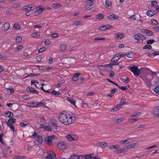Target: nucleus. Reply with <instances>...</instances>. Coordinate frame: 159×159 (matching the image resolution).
<instances>
[{"mask_svg": "<svg viewBox=\"0 0 159 159\" xmlns=\"http://www.w3.org/2000/svg\"><path fill=\"white\" fill-rule=\"evenodd\" d=\"M59 120L61 123L66 125H68L73 123L75 118L67 114L61 113L59 115Z\"/></svg>", "mask_w": 159, "mask_h": 159, "instance_id": "1", "label": "nucleus"}, {"mask_svg": "<svg viewBox=\"0 0 159 159\" xmlns=\"http://www.w3.org/2000/svg\"><path fill=\"white\" fill-rule=\"evenodd\" d=\"M129 69L133 73L135 76H138L141 74L140 70L136 66H132L128 67Z\"/></svg>", "mask_w": 159, "mask_h": 159, "instance_id": "2", "label": "nucleus"}, {"mask_svg": "<svg viewBox=\"0 0 159 159\" xmlns=\"http://www.w3.org/2000/svg\"><path fill=\"white\" fill-rule=\"evenodd\" d=\"M57 147L58 149L64 150L67 148V145L66 143L63 141L59 142L57 144Z\"/></svg>", "mask_w": 159, "mask_h": 159, "instance_id": "3", "label": "nucleus"}, {"mask_svg": "<svg viewBox=\"0 0 159 159\" xmlns=\"http://www.w3.org/2000/svg\"><path fill=\"white\" fill-rule=\"evenodd\" d=\"M56 136L55 135H50L46 137L45 139V141L47 142V144L50 145L52 144V140L54 139Z\"/></svg>", "mask_w": 159, "mask_h": 159, "instance_id": "4", "label": "nucleus"}, {"mask_svg": "<svg viewBox=\"0 0 159 159\" xmlns=\"http://www.w3.org/2000/svg\"><path fill=\"white\" fill-rule=\"evenodd\" d=\"M159 107H156L154 109L152 114V116L154 117H159Z\"/></svg>", "mask_w": 159, "mask_h": 159, "instance_id": "5", "label": "nucleus"}, {"mask_svg": "<svg viewBox=\"0 0 159 159\" xmlns=\"http://www.w3.org/2000/svg\"><path fill=\"white\" fill-rule=\"evenodd\" d=\"M36 7V6L33 4H30L25 6L23 7L25 10L30 11L34 10Z\"/></svg>", "mask_w": 159, "mask_h": 159, "instance_id": "6", "label": "nucleus"}, {"mask_svg": "<svg viewBox=\"0 0 159 159\" xmlns=\"http://www.w3.org/2000/svg\"><path fill=\"white\" fill-rule=\"evenodd\" d=\"M156 86L154 89V92L157 94H159V77L157 78L156 81Z\"/></svg>", "mask_w": 159, "mask_h": 159, "instance_id": "7", "label": "nucleus"}, {"mask_svg": "<svg viewBox=\"0 0 159 159\" xmlns=\"http://www.w3.org/2000/svg\"><path fill=\"white\" fill-rule=\"evenodd\" d=\"M27 91L28 92H31L33 94H38L39 92L37 90H35L34 88L31 87H28L26 89Z\"/></svg>", "mask_w": 159, "mask_h": 159, "instance_id": "8", "label": "nucleus"}, {"mask_svg": "<svg viewBox=\"0 0 159 159\" xmlns=\"http://www.w3.org/2000/svg\"><path fill=\"white\" fill-rule=\"evenodd\" d=\"M95 6L93 3L90 4H88L84 7V10L86 11H89L95 7Z\"/></svg>", "mask_w": 159, "mask_h": 159, "instance_id": "9", "label": "nucleus"}, {"mask_svg": "<svg viewBox=\"0 0 159 159\" xmlns=\"http://www.w3.org/2000/svg\"><path fill=\"white\" fill-rule=\"evenodd\" d=\"M107 18L109 20H113L115 19H116L118 18V16H116L115 14H112L107 16Z\"/></svg>", "mask_w": 159, "mask_h": 159, "instance_id": "10", "label": "nucleus"}, {"mask_svg": "<svg viewBox=\"0 0 159 159\" xmlns=\"http://www.w3.org/2000/svg\"><path fill=\"white\" fill-rule=\"evenodd\" d=\"M2 115L6 117L12 118L13 116V114L12 112L9 111H8L3 114Z\"/></svg>", "mask_w": 159, "mask_h": 159, "instance_id": "11", "label": "nucleus"}, {"mask_svg": "<svg viewBox=\"0 0 159 159\" xmlns=\"http://www.w3.org/2000/svg\"><path fill=\"white\" fill-rule=\"evenodd\" d=\"M125 120V117H121L119 118L115 119L114 120L113 122H116L117 123H120L121 122Z\"/></svg>", "mask_w": 159, "mask_h": 159, "instance_id": "12", "label": "nucleus"}, {"mask_svg": "<svg viewBox=\"0 0 159 159\" xmlns=\"http://www.w3.org/2000/svg\"><path fill=\"white\" fill-rule=\"evenodd\" d=\"M55 154L53 152L52 154L48 155L45 157L46 159H55Z\"/></svg>", "mask_w": 159, "mask_h": 159, "instance_id": "13", "label": "nucleus"}, {"mask_svg": "<svg viewBox=\"0 0 159 159\" xmlns=\"http://www.w3.org/2000/svg\"><path fill=\"white\" fill-rule=\"evenodd\" d=\"M121 108V105L120 104H117L116 106H115L113 108L111 109V112L116 111L120 109Z\"/></svg>", "mask_w": 159, "mask_h": 159, "instance_id": "14", "label": "nucleus"}, {"mask_svg": "<svg viewBox=\"0 0 159 159\" xmlns=\"http://www.w3.org/2000/svg\"><path fill=\"white\" fill-rule=\"evenodd\" d=\"M80 75V73H75L74 75V76L71 79V80L72 81H76L78 80L79 75Z\"/></svg>", "mask_w": 159, "mask_h": 159, "instance_id": "15", "label": "nucleus"}, {"mask_svg": "<svg viewBox=\"0 0 159 159\" xmlns=\"http://www.w3.org/2000/svg\"><path fill=\"white\" fill-rule=\"evenodd\" d=\"M35 139L36 141L39 143L40 144H41L42 143L43 139L42 136L38 135V136L35 137Z\"/></svg>", "mask_w": 159, "mask_h": 159, "instance_id": "16", "label": "nucleus"}, {"mask_svg": "<svg viewBox=\"0 0 159 159\" xmlns=\"http://www.w3.org/2000/svg\"><path fill=\"white\" fill-rule=\"evenodd\" d=\"M155 14V11L153 10H148L147 12V14L149 16H152Z\"/></svg>", "mask_w": 159, "mask_h": 159, "instance_id": "17", "label": "nucleus"}, {"mask_svg": "<svg viewBox=\"0 0 159 159\" xmlns=\"http://www.w3.org/2000/svg\"><path fill=\"white\" fill-rule=\"evenodd\" d=\"M115 38L118 39H121L123 37V34L121 33H116L114 34Z\"/></svg>", "mask_w": 159, "mask_h": 159, "instance_id": "18", "label": "nucleus"}, {"mask_svg": "<svg viewBox=\"0 0 159 159\" xmlns=\"http://www.w3.org/2000/svg\"><path fill=\"white\" fill-rule=\"evenodd\" d=\"M51 121L52 126L55 127V129H57L58 127L57 121L55 119H52Z\"/></svg>", "mask_w": 159, "mask_h": 159, "instance_id": "19", "label": "nucleus"}, {"mask_svg": "<svg viewBox=\"0 0 159 159\" xmlns=\"http://www.w3.org/2000/svg\"><path fill=\"white\" fill-rule=\"evenodd\" d=\"M42 6H39L37 7L36 8L37 11L38 12H39V14H40L42 12V11L45 10V9L44 8H42Z\"/></svg>", "mask_w": 159, "mask_h": 159, "instance_id": "20", "label": "nucleus"}, {"mask_svg": "<svg viewBox=\"0 0 159 159\" xmlns=\"http://www.w3.org/2000/svg\"><path fill=\"white\" fill-rule=\"evenodd\" d=\"M118 54H116L115 56L112 58L111 60V61L115 62L117 61L119 59V57Z\"/></svg>", "mask_w": 159, "mask_h": 159, "instance_id": "21", "label": "nucleus"}, {"mask_svg": "<svg viewBox=\"0 0 159 159\" xmlns=\"http://www.w3.org/2000/svg\"><path fill=\"white\" fill-rule=\"evenodd\" d=\"M66 99L68 101L70 102L72 104L75 106V101L73 98L67 97Z\"/></svg>", "mask_w": 159, "mask_h": 159, "instance_id": "22", "label": "nucleus"}, {"mask_svg": "<svg viewBox=\"0 0 159 159\" xmlns=\"http://www.w3.org/2000/svg\"><path fill=\"white\" fill-rule=\"evenodd\" d=\"M130 140V139L129 138L127 139L126 140H123L121 141L120 143L121 144H128L130 142H129V140Z\"/></svg>", "mask_w": 159, "mask_h": 159, "instance_id": "23", "label": "nucleus"}, {"mask_svg": "<svg viewBox=\"0 0 159 159\" xmlns=\"http://www.w3.org/2000/svg\"><path fill=\"white\" fill-rule=\"evenodd\" d=\"M10 27V24L8 23H6L4 25L3 28L4 30H8Z\"/></svg>", "mask_w": 159, "mask_h": 159, "instance_id": "24", "label": "nucleus"}, {"mask_svg": "<svg viewBox=\"0 0 159 159\" xmlns=\"http://www.w3.org/2000/svg\"><path fill=\"white\" fill-rule=\"evenodd\" d=\"M67 48V46L66 44H61L60 47V50L61 51H64Z\"/></svg>", "mask_w": 159, "mask_h": 159, "instance_id": "25", "label": "nucleus"}, {"mask_svg": "<svg viewBox=\"0 0 159 159\" xmlns=\"http://www.w3.org/2000/svg\"><path fill=\"white\" fill-rule=\"evenodd\" d=\"M21 27V25L18 23H15L13 26V28L15 29L19 30Z\"/></svg>", "mask_w": 159, "mask_h": 159, "instance_id": "26", "label": "nucleus"}, {"mask_svg": "<svg viewBox=\"0 0 159 159\" xmlns=\"http://www.w3.org/2000/svg\"><path fill=\"white\" fill-rule=\"evenodd\" d=\"M126 56L129 58H132L134 56V55L132 52H130L126 53Z\"/></svg>", "mask_w": 159, "mask_h": 159, "instance_id": "27", "label": "nucleus"}, {"mask_svg": "<svg viewBox=\"0 0 159 159\" xmlns=\"http://www.w3.org/2000/svg\"><path fill=\"white\" fill-rule=\"evenodd\" d=\"M126 151V149L125 148H124L123 149H119L115 151V152L116 153H122L123 152H125Z\"/></svg>", "mask_w": 159, "mask_h": 159, "instance_id": "28", "label": "nucleus"}, {"mask_svg": "<svg viewBox=\"0 0 159 159\" xmlns=\"http://www.w3.org/2000/svg\"><path fill=\"white\" fill-rule=\"evenodd\" d=\"M141 36V34L140 33H138L134 35V38L135 39L139 41L140 39Z\"/></svg>", "mask_w": 159, "mask_h": 159, "instance_id": "29", "label": "nucleus"}, {"mask_svg": "<svg viewBox=\"0 0 159 159\" xmlns=\"http://www.w3.org/2000/svg\"><path fill=\"white\" fill-rule=\"evenodd\" d=\"M50 93H52L53 95H60L61 94V93L58 91H57L55 90H53L50 92Z\"/></svg>", "mask_w": 159, "mask_h": 159, "instance_id": "30", "label": "nucleus"}, {"mask_svg": "<svg viewBox=\"0 0 159 159\" xmlns=\"http://www.w3.org/2000/svg\"><path fill=\"white\" fill-rule=\"evenodd\" d=\"M96 17L97 19H102L104 18V16L103 14L100 13L96 15Z\"/></svg>", "mask_w": 159, "mask_h": 159, "instance_id": "31", "label": "nucleus"}, {"mask_svg": "<svg viewBox=\"0 0 159 159\" xmlns=\"http://www.w3.org/2000/svg\"><path fill=\"white\" fill-rule=\"evenodd\" d=\"M80 156L75 154L71 156L70 158V159H78L80 158Z\"/></svg>", "mask_w": 159, "mask_h": 159, "instance_id": "32", "label": "nucleus"}, {"mask_svg": "<svg viewBox=\"0 0 159 159\" xmlns=\"http://www.w3.org/2000/svg\"><path fill=\"white\" fill-rule=\"evenodd\" d=\"M52 7L54 8H57L61 6V4H52Z\"/></svg>", "mask_w": 159, "mask_h": 159, "instance_id": "33", "label": "nucleus"}, {"mask_svg": "<svg viewBox=\"0 0 159 159\" xmlns=\"http://www.w3.org/2000/svg\"><path fill=\"white\" fill-rule=\"evenodd\" d=\"M105 38L101 37L100 36L96 37L93 39V41L95 42H96L97 40H105Z\"/></svg>", "mask_w": 159, "mask_h": 159, "instance_id": "34", "label": "nucleus"}, {"mask_svg": "<svg viewBox=\"0 0 159 159\" xmlns=\"http://www.w3.org/2000/svg\"><path fill=\"white\" fill-rule=\"evenodd\" d=\"M105 5L107 7H111V3L110 0H106Z\"/></svg>", "mask_w": 159, "mask_h": 159, "instance_id": "35", "label": "nucleus"}, {"mask_svg": "<svg viewBox=\"0 0 159 159\" xmlns=\"http://www.w3.org/2000/svg\"><path fill=\"white\" fill-rule=\"evenodd\" d=\"M28 124L29 123H27L26 122H21L20 123V125L22 127H24L28 125Z\"/></svg>", "mask_w": 159, "mask_h": 159, "instance_id": "36", "label": "nucleus"}, {"mask_svg": "<svg viewBox=\"0 0 159 159\" xmlns=\"http://www.w3.org/2000/svg\"><path fill=\"white\" fill-rule=\"evenodd\" d=\"M126 98H122L121 99V100L120 102V105H121V106L124 105V104H125V102L126 101Z\"/></svg>", "mask_w": 159, "mask_h": 159, "instance_id": "37", "label": "nucleus"}, {"mask_svg": "<svg viewBox=\"0 0 159 159\" xmlns=\"http://www.w3.org/2000/svg\"><path fill=\"white\" fill-rule=\"evenodd\" d=\"M26 157L25 156H16L14 157V159H25Z\"/></svg>", "mask_w": 159, "mask_h": 159, "instance_id": "38", "label": "nucleus"}, {"mask_svg": "<svg viewBox=\"0 0 159 159\" xmlns=\"http://www.w3.org/2000/svg\"><path fill=\"white\" fill-rule=\"evenodd\" d=\"M146 31L145 34L148 36H152L153 35V33L151 31L147 30Z\"/></svg>", "mask_w": 159, "mask_h": 159, "instance_id": "39", "label": "nucleus"}, {"mask_svg": "<svg viewBox=\"0 0 159 159\" xmlns=\"http://www.w3.org/2000/svg\"><path fill=\"white\" fill-rule=\"evenodd\" d=\"M66 138L69 140L70 141L75 140L74 138L72 137L71 135H67L66 136Z\"/></svg>", "mask_w": 159, "mask_h": 159, "instance_id": "40", "label": "nucleus"}, {"mask_svg": "<svg viewBox=\"0 0 159 159\" xmlns=\"http://www.w3.org/2000/svg\"><path fill=\"white\" fill-rule=\"evenodd\" d=\"M148 49L149 50H151L152 49V47L150 45H146L143 46V49Z\"/></svg>", "mask_w": 159, "mask_h": 159, "instance_id": "41", "label": "nucleus"}, {"mask_svg": "<svg viewBox=\"0 0 159 159\" xmlns=\"http://www.w3.org/2000/svg\"><path fill=\"white\" fill-rule=\"evenodd\" d=\"M22 38L21 37L18 36L16 39V43L20 42L22 41Z\"/></svg>", "mask_w": 159, "mask_h": 159, "instance_id": "42", "label": "nucleus"}, {"mask_svg": "<svg viewBox=\"0 0 159 159\" xmlns=\"http://www.w3.org/2000/svg\"><path fill=\"white\" fill-rule=\"evenodd\" d=\"M39 74L31 73L27 77L35 76L40 75Z\"/></svg>", "mask_w": 159, "mask_h": 159, "instance_id": "43", "label": "nucleus"}, {"mask_svg": "<svg viewBox=\"0 0 159 159\" xmlns=\"http://www.w3.org/2000/svg\"><path fill=\"white\" fill-rule=\"evenodd\" d=\"M82 23V22L81 21H77L74 22L73 25L77 26L81 24Z\"/></svg>", "mask_w": 159, "mask_h": 159, "instance_id": "44", "label": "nucleus"}, {"mask_svg": "<svg viewBox=\"0 0 159 159\" xmlns=\"http://www.w3.org/2000/svg\"><path fill=\"white\" fill-rule=\"evenodd\" d=\"M40 33L39 32H36V33H34L31 34V35L33 37H36L37 36H39L40 35Z\"/></svg>", "mask_w": 159, "mask_h": 159, "instance_id": "45", "label": "nucleus"}, {"mask_svg": "<svg viewBox=\"0 0 159 159\" xmlns=\"http://www.w3.org/2000/svg\"><path fill=\"white\" fill-rule=\"evenodd\" d=\"M141 113L140 112H135L133 114H132L131 115V117H137L138 116H140V115Z\"/></svg>", "mask_w": 159, "mask_h": 159, "instance_id": "46", "label": "nucleus"}, {"mask_svg": "<svg viewBox=\"0 0 159 159\" xmlns=\"http://www.w3.org/2000/svg\"><path fill=\"white\" fill-rule=\"evenodd\" d=\"M138 120V119L137 118H132L129 120L128 121L130 123H133Z\"/></svg>", "mask_w": 159, "mask_h": 159, "instance_id": "47", "label": "nucleus"}, {"mask_svg": "<svg viewBox=\"0 0 159 159\" xmlns=\"http://www.w3.org/2000/svg\"><path fill=\"white\" fill-rule=\"evenodd\" d=\"M16 120L15 118H11L9 119L8 121V122H10L11 123V122H13V123H14L16 122Z\"/></svg>", "mask_w": 159, "mask_h": 159, "instance_id": "48", "label": "nucleus"}, {"mask_svg": "<svg viewBox=\"0 0 159 159\" xmlns=\"http://www.w3.org/2000/svg\"><path fill=\"white\" fill-rule=\"evenodd\" d=\"M117 54H118V55H119V58L124 57L126 56V54H123L122 52H119L117 53Z\"/></svg>", "mask_w": 159, "mask_h": 159, "instance_id": "49", "label": "nucleus"}, {"mask_svg": "<svg viewBox=\"0 0 159 159\" xmlns=\"http://www.w3.org/2000/svg\"><path fill=\"white\" fill-rule=\"evenodd\" d=\"M106 25H103L100 27L99 29V30L101 31H103L107 30L106 28Z\"/></svg>", "mask_w": 159, "mask_h": 159, "instance_id": "50", "label": "nucleus"}, {"mask_svg": "<svg viewBox=\"0 0 159 159\" xmlns=\"http://www.w3.org/2000/svg\"><path fill=\"white\" fill-rule=\"evenodd\" d=\"M155 42V41L153 39H150L147 41V43L148 44H152Z\"/></svg>", "mask_w": 159, "mask_h": 159, "instance_id": "51", "label": "nucleus"}, {"mask_svg": "<svg viewBox=\"0 0 159 159\" xmlns=\"http://www.w3.org/2000/svg\"><path fill=\"white\" fill-rule=\"evenodd\" d=\"M40 124L41 125V126H42V127H45V128L46 129H47V130H52V128H51V127H49V126H47L46 127H45L44 126H43V124L42 123V124H41L40 123Z\"/></svg>", "mask_w": 159, "mask_h": 159, "instance_id": "52", "label": "nucleus"}, {"mask_svg": "<svg viewBox=\"0 0 159 159\" xmlns=\"http://www.w3.org/2000/svg\"><path fill=\"white\" fill-rule=\"evenodd\" d=\"M118 146V145H111L110 147V148L111 149H118L117 147Z\"/></svg>", "mask_w": 159, "mask_h": 159, "instance_id": "53", "label": "nucleus"}, {"mask_svg": "<svg viewBox=\"0 0 159 159\" xmlns=\"http://www.w3.org/2000/svg\"><path fill=\"white\" fill-rule=\"evenodd\" d=\"M7 89L8 90L7 93L8 94H11L14 92V90L13 89Z\"/></svg>", "mask_w": 159, "mask_h": 159, "instance_id": "54", "label": "nucleus"}, {"mask_svg": "<svg viewBox=\"0 0 159 159\" xmlns=\"http://www.w3.org/2000/svg\"><path fill=\"white\" fill-rule=\"evenodd\" d=\"M92 154L87 155H85V159H87L89 158H92Z\"/></svg>", "mask_w": 159, "mask_h": 159, "instance_id": "55", "label": "nucleus"}, {"mask_svg": "<svg viewBox=\"0 0 159 159\" xmlns=\"http://www.w3.org/2000/svg\"><path fill=\"white\" fill-rule=\"evenodd\" d=\"M46 48L45 47H43L41 48H40L39 49L38 51V52L40 53L43 52L44 51H45L46 50Z\"/></svg>", "mask_w": 159, "mask_h": 159, "instance_id": "56", "label": "nucleus"}, {"mask_svg": "<svg viewBox=\"0 0 159 159\" xmlns=\"http://www.w3.org/2000/svg\"><path fill=\"white\" fill-rule=\"evenodd\" d=\"M42 58V57L40 56H37L36 57V59L38 61H41Z\"/></svg>", "mask_w": 159, "mask_h": 159, "instance_id": "57", "label": "nucleus"}, {"mask_svg": "<svg viewBox=\"0 0 159 159\" xmlns=\"http://www.w3.org/2000/svg\"><path fill=\"white\" fill-rule=\"evenodd\" d=\"M157 4V2L156 1H153L151 2V5L152 7L156 6Z\"/></svg>", "mask_w": 159, "mask_h": 159, "instance_id": "58", "label": "nucleus"}, {"mask_svg": "<svg viewBox=\"0 0 159 159\" xmlns=\"http://www.w3.org/2000/svg\"><path fill=\"white\" fill-rule=\"evenodd\" d=\"M3 134H0V142L3 144H4V142H3Z\"/></svg>", "mask_w": 159, "mask_h": 159, "instance_id": "59", "label": "nucleus"}, {"mask_svg": "<svg viewBox=\"0 0 159 159\" xmlns=\"http://www.w3.org/2000/svg\"><path fill=\"white\" fill-rule=\"evenodd\" d=\"M152 23L154 25H157L158 24V23L157 20L155 19H152L151 20Z\"/></svg>", "mask_w": 159, "mask_h": 159, "instance_id": "60", "label": "nucleus"}, {"mask_svg": "<svg viewBox=\"0 0 159 159\" xmlns=\"http://www.w3.org/2000/svg\"><path fill=\"white\" fill-rule=\"evenodd\" d=\"M50 41L49 40H46L44 42L45 44L46 45H47L51 43Z\"/></svg>", "mask_w": 159, "mask_h": 159, "instance_id": "61", "label": "nucleus"}, {"mask_svg": "<svg viewBox=\"0 0 159 159\" xmlns=\"http://www.w3.org/2000/svg\"><path fill=\"white\" fill-rule=\"evenodd\" d=\"M107 143H105V142H103V143H102V146L101 147L102 148H103L105 147H107Z\"/></svg>", "mask_w": 159, "mask_h": 159, "instance_id": "62", "label": "nucleus"}, {"mask_svg": "<svg viewBox=\"0 0 159 159\" xmlns=\"http://www.w3.org/2000/svg\"><path fill=\"white\" fill-rule=\"evenodd\" d=\"M36 103V102H30V107H36V106L35 105Z\"/></svg>", "mask_w": 159, "mask_h": 159, "instance_id": "63", "label": "nucleus"}, {"mask_svg": "<svg viewBox=\"0 0 159 159\" xmlns=\"http://www.w3.org/2000/svg\"><path fill=\"white\" fill-rule=\"evenodd\" d=\"M115 73L113 71H111L110 72V73L109 74V77L111 78L113 77Z\"/></svg>", "mask_w": 159, "mask_h": 159, "instance_id": "64", "label": "nucleus"}]
</instances>
